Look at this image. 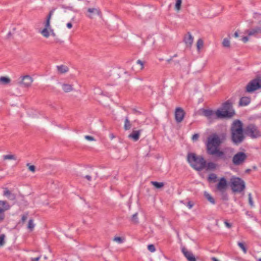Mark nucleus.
Segmentation results:
<instances>
[{
    "mask_svg": "<svg viewBox=\"0 0 261 261\" xmlns=\"http://www.w3.org/2000/svg\"><path fill=\"white\" fill-rule=\"evenodd\" d=\"M41 256L39 255L38 257H34L31 258V261H39Z\"/></svg>",
    "mask_w": 261,
    "mask_h": 261,
    "instance_id": "obj_55",
    "label": "nucleus"
},
{
    "mask_svg": "<svg viewBox=\"0 0 261 261\" xmlns=\"http://www.w3.org/2000/svg\"><path fill=\"white\" fill-rule=\"evenodd\" d=\"M32 82V78L30 75H25L22 77L20 84L25 87H28L31 86Z\"/></svg>",
    "mask_w": 261,
    "mask_h": 261,
    "instance_id": "obj_16",
    "label": "nucleus"
},
{
    "mask_svg": "<svg viewBox=\"0 0 261 261\" xmlns=\"http://www.w3.org/2000/svg\"><path fill=\"white\" fill-rule=\"evenodd\" d=\"M247 158V155L244 152L239 151L233 155L232 162L234 165L239 166L243 164Z\"/></svg>",
    "mask_w": 261,
    "mask_h": 261,
    "instance_id": "obj_9",
    "label": "nucleus"
},
{
    "mask_svg": "<svg viewBox=\"0 0 261 261\" xmlns=\"http://www.w3.org/2000/svg\"><path fill=\"white\" fill-rule=\"evenodd\" d=\"M66 25H67V27L68 29H71V28H72V23H71V22H68V23H67Z\"/></svg>",
    "mask_w": 261,
    "mask_h": 261,
    "instance_id": "obj_57",
    "label": "nucleus"
},
{
    "mask_svg": "<svg viewBox=\"0 0 261 261\" xmlns=\"http://www.w3.org/2000/svg\"><path fill=\"white\" fill-rule=\"evenodd\" d=\"M194 205V203L191 201H189L187 202V206L189 208L191 209L193 207Z\"/></svg>",
    "mask_w": 261,
    "mask_h": 261,
    "instance_id": "obj_49",
    "label": "nucleus"
},
{
    "mask_svg": "<svg viewBox=\"0 0 261 261\" xmlns=\"http://www.w3.org/2000/svg\"><path fill=\"white\" fill-rule=\"evenodd\" d=\"M58 72L60 73H64L68 71V68L66 66L61 65L57 66Z\"/></svg>",
    "mask_w": 261,
    "mask_h": 261,
    "instance_id": "obj_23",
    "label": "nucleus"
},
{
    "mask_svg": "<svg viewBox=\"0 0 261 261\" xmlns=\"http://www.w3.org/2000/svg\"><path fill=\"white\" fill-rule=\"evenodd\" d=\"M248 195V202H249V204L251 206V207H253L254 206V203H253V199H252V198L251 193H249Z\"/></svg>",
    "mask_w": 261,
    "mask_h": 261,
    "instance_id": "obj_41",
    "label": "nucleus"
},
{
    "mask_svg": "<svg viewBox=\"0 0 261 261\" xmlns=\"http://www.w3.org/2000/svg\"><path fill=\"white\" fill-rule=\"evenodd\" d=\"M44 28L50 29V21H48V20H45V24H44Z\"/></svg>",
    "mask_w": 261,
    "mask_h": 261,
    "instance_id": "obj_48",
    "label": "nucleus"
},
{
    "mask_svg": "<svg viewBox=\"0 0 261 261\" xmlns=\"http://www.w3.org/2000/svg\"><path fill=\"white\" fill-rule=\"evenodd\" d=\"M217 176L214 173H211L207 177V180L208 182H216L217 181Z\"/></svg>",
    "mask_w": 261,
    "mask_h": 261,
    "instance_id": "obj_27",
    "label": "nucleus"
},
{
    "mask_svg": "<svg viewBox=\"0 0 261 261\" xmlns=\"http://www.w3.org/2000/svg\"><path fill=\"white\" fill-rule=\"evenodd\" d=\"M251 101L250 98L247 96L242 97L239 101L240 106H246L248 105Z\"/></svg>",
    "mask_w": 261,
    "mask_h": 261,
    "instance_id": "obj_18",
    "label": "nucleus"
},
{
    "mask_svg": "<svg viewBox=\"0 0 261 261\" xmlns=\"http://www.w3.org/2000/svg\"><path fill=\"white\" fill-rule=\"evenodd\" d=\"M131 221L134 223H138L139 221L138 218V213H136L132 215L131 218Z\"/></svg>",
    "mask_w": 261,
    "mask_h": 261,
    "instance_id": "obj_36",
    "label": "nucleus"
},
{
    "mask_svg": "<svg viewBox=\"0 0 261 261\" xmlns=\"http://www.w3.org/2000/svg\"><path fill=\"white\" fill-rule=\"evenodd\" d=\"M230 186L234 193H240L245 189V183L242 178L233 177L230 180Z\"/></svg>",
    "mask_w": 261,
    "mask_h": 261,
    "instance_id": "obj_5",
    "label": "nucleus"
},
{
    "mask_svg": "<svg viewBox=\"0 0 261 261\" xmlns=\"http://www.w3.org/2000/svg\"><path fill=\"white\" fill-rule=\"evenodd\" d=\"M226 135L224 133L219 135L214 133L210 135L205 143L206 153L209 155L215 156L217 159L226 161L227 160L226 154L220 149V145L226 140Z\"/></svg>",
    "mask_w": 261,
    "mask_h": 261,
    "instance_id": "obj_1",
    "label": "nucleus"
},
{
    "mask_svg": "<svg viewBox=\"0 0 261 261\" xmlns=\"http://www.w3.org/2000/svg\"><path fill=\"white\" fill-rule=\"evenodd\" d=\"M228 186V182L226 178L225 177H222L220 178L218 184L216 185V189L218 191H221L226 190Z\"/></svg>",
    "mask_w": 261,
    "mask_h": 261,
    "instance_id": "obj_12",
    "label": "nucleus"
},
{
    "mask_svg": "<svg viewBox=\"0 0 261 261\" xmlns=\"http://www.w3.org/2000/svg\"><path fill=\"white\" fill-rule=\"evenodd\" d=\"M87 12L90 13V14L87 15V16L90 18H92V14H97L98 15L100 14V11L99 9L96 8H88L87 10Z\"/></svg>",
    "mask_w": 261,
    "mask_h": 261,
    "instance_id": "obj_22",
    "label": "nucleus"
},
{
    "mask_svg": "<svg viewBox=\"0 0 261 261\" xmlns=\"http://www.w3.org/2000/svg\"><path fill=\"white\" fill-rule=\"evenodd\" d=\"M28 216V213H27L25 214H24L23 215H22L21 219V222L22 223H23L25 221V220L27 219Z\"/></svg>",
    "mask_w": 261,
    "mask_h": 261,
    "instance_id": "obj_45",
    "label": "nucleus"
},
{
    "mask_svg": "<svg viewBox=\"0 0 261 261\" xmlns=\"http://www.w3.org/2000/svg\"><path fill=\"white\" fill-rule=\"evenodd\" d=\"M245 33H247L248 36H255L257 34L261 33V27H256L254 28L247 30L245 31Z\"/></svg>",
    "mask_w": 261,
    "mask_h": 261,
    "instance_id": "obj_15",
    "label": "nucleus"
},
{
    "mask_svg": "<svg viewBox=\"0 0 261 261\" xmlns=\"http://www.w3.org/2000/svg\"><path fill=\"white\" fill-rule=\"evenodd\" d=\"M203 41L201 39H199L196 43L197 48L198 50L200 49V48L203 46Z\"/></svg>",
    "mask_w": 261,
    "mask_h": 261,
    "instance_id": "obj_39",
    "label": "nucleus"
},
{
    "mask_svg": "<svg viewBox=\"0 0 261 261\" xmlns=\"http://www.w3.org/2000/svg\"><path fill=\"white\" fill-rule=\"evenodd\" d=\"M50 30V31H51V35L53 36V37H55L56 36V34L54 32V31L53 30Z\"/></svg>",
    "mask_w": 261,
    "mask_h": 261,
    "instance_id": "obj_61",
    "label": "nucleus"
},
{
    "mask_svg": "<svg viewBox=\"0 0 261 261\" xmlns=\"http://www.w3.org/2000/svg\"><path fill=\"white\" fill-rule=\"evenodd\" d=\"M5 238L6 236L4 234H1L0 235V247L3 246L5 244Z\"/></svg>",
    "mask_w": 261,
    "mask_h": 261,
    "instance_id": "obj_38",
    "label": "nucleus"
},
{
    "mask_svg": "<svg viewBox=\"0 0 261 261\" xmlns=\"http://www.w3.org/2000/svg\"><path fill=\"white\" fill-rule=\"evenodd\" d=\"M172 59L173 58L171 57L170 59L167 60V62L169 63L172 60Z\"/></svg>",
    "mask_w": 261,
    "mask_h": 261,
    "instance_id": "obj_62",
    "label": "nucleus"
},
{
    "mask_svg": "<svg viewBox=\"0 0 261 261\" xmlns=\"http://www.w3.org/2000/svg\"><path fill=\"white\" fill-rule=\"evenodd\" d=\"M204 196L212 204H215L216 203V201L214 198L207 192H204Z\"/></svg>",
    "mask_w": 261,
    "mask_h": 261,
    "instance_id": "obj_24",
    "label": "nucleus"
},
{
    "mask_svg": "<svg viewBox=\"0 0 261 261\" xmlns=\"http://www.w3.org/2000/svg\"><path fill=\"white\" fill-rule=\"evenodd\" d=\"M182 4V0H176L175 5V9L176 11H178L181 9Z\"/></svg>",
    "mask_w": 261,
    "mask_h": 261,
    "instance_id": "obj_34",
    "label": "nucleus"
},
{
    "mask_svg": "<svg viewBox=\"0 0 261 261\" xmlns=\"http://www.w3.org/2000/svg\"><path fill=\"white\" fill-rule=\"evenodd\" d=\"M221 193V198L224 201H227L228 200V196L226 190L220 191Z\"/></svg>",
    "mask_w": 261,
    "mask_h": 261,
    "instance_id": "obj_32",
    "label": "nucleus"
},
{
    "mask_svg": "<svg viewBox=\"0 0 261 261\" xmlns=\"http://www.w3.org/2000/svg\"><path fill=\"white\" fill-rule=\"evenodd\" d=\"M185 112L182 108L177 107L175 111V119L177 123L181 122L185 116Z\"/></svg>",
    "mask_w": 261,
    "mask_h": 261,
    "instance_id": "obj_11",
    "label": "nucleus"
},
{
    "mask_svg": "<svg viewBox=\"0 0 261 261\" xmlns=\"http://www.w3.org/2000/svg\"><path fill=\"white\" fill-rule=\"evenodd\" d=\"M235 115L232 108V103L230 100H227L222 104L221 108L217 109V116L223 119H230Z\"/></svg>",
    "mask_w": 261,
    "mask_h": 261,
    "instance_id": "obj_3",
    "label": "nucleus"
},
{
    "mask_svg": "<svg viewBox=\"0 0 261 261\" xmlns=\"http://www.w3.org/2000/svg\"><path fill=\"white\" fill-rule=\"evenodd\" d=\"M15 203L20 206H26L29 204L28 201L24 199V197L22 195L18 198V199Z\"/></svg>",
    "mask_w": 261,
    "mask_h": 261,
    "instance_id": "obj_21",
    "label": "nucleus"
},
{
    "mask_svg": "<svg viewBox=\"0 0 261 261\" xmlns=\"http://www.w3.org/2000/svg\"><path fill=\"white\" fill-rule=\"evenodd\" d=\"M132 111H133V112L134 114H137V115H141L142 114V113L140 111H138L135 108L133 109Z\"/></svg>",
    "mask_w": 261,
    "mask_h": 261,
    "instance_id": "obj_53",
    "label": "nucleus"
},
{
    "mask_svg": "<svg viewBox=\"0 0 261 261\" xmlns=\"http://www.w3.org/2000/svg\"><path fill=\"white\" fill-rule=\"evenodd\" d=\"M3 159L4 160H17L16 156L15 155H14V154L4 155L3 156Z\"/></svg>",
    "mask_w": 261,
    "mask_h": 261,
    "instance_id": "obj_31",
    "label": "nucleus"
},
{
    "mask_svg": "<svg viewBox=\"0 0 261 261\" xmlns=\"http://www.w3.org/2000/svg\"><path fill=\"white\" fill-rule=\"evenodd\" d=\"M27 166L28 167L29 170L34 172L36 170V167L34 165H31L30 163H27Z\"/></svg>",
    "mask_w": 261,
    "mask_h": 261,
    "instance_id": "obj_43",
    "label": "nucleus"
},
{
    "mask_svg": "<svg viewBox=\"0 0 261 261\" xmlns=\"http://www.w3.org/2000/svg\"><path fill=\"white\" fill-rule=\"evenodd\" d=\"M181 252L188 261H196V258L192 252L188 251L185 247L181 248Z\"/></svg>",
    "mask_w": 261,
    "mask_h": 261,
    "instance_id": "obj_13",
    "label": "nucleus"
},
{
    "mask_svg": "<svg viewBox=\"0 0 261 261\" xmlns=\"http://www.w3.org/2000/svg\"><path fill=\"white\" fill-rule=\"evenodd\" d=\"M217 166V165L216 163L212 162L206 163V161L204 160V168H205L207 170H215Z\"/></svg>",
    "mask_w": 261,
    "mask_h": 261,
    "instance_id": "obj_19",
    "label": "nucleus"
},
{
    "mask_svg": "<svg viewBox=\"0 0 261 261\" xmlns=\"http://www.w3.org/2000/svg\"><path fill=\"white\" fill-rule=\"evenodd\" d=\"M62 89L65 92H69L73 90L72 86L70 84H63L62 85Z\"/></svg>",
    "mask_w": 261,
    "mask_h": 261,
    "instance_id": "obj_26",
    "label": "nucleus"
},
{
    "mask_svg": "<svg viewBox=\"0 0 261 261\" xmlns=\"http://www.w3.org/2000/svg\"><path fill=\"white\" fill-rule=\"evenodd\" d=\"M224 224L225 226L228 228H230L232 227V224L228 222L227 220H225Z\"/></svg>",
    "mask_w": 261,
    "mask_h": 261,
    "instance_id": "obj_51",
    "label": "nucleus"
},
{
    "mask_svg": "<svg viewBox=\"0 0 261 261\" xmlns=\"http://www.w3.org/2000/svg\"><path fill=\"white\" fill-rule=\"evenodd\" d=\"M187 161L190 166L196 171H201L204 168V159L202 156H198L194 153H189Z\"/></svg>",
    "mask_w": 261,
    "mask_h": 261,
    "instance_id": "obj_4",
    "label": "nucleus"
},
{
    "mask_svg": "<svg viewBox=\"0 0 261 261\" xmlns=\"http://www.w3.org/2000/svg\"><path fill=\"white\" fill-rule=\"evenodd\" d=\"M114 241L120 244L123 242L124 239L120 237H115L114 238Z\"/></svg>",
    "mask_w": 261,
    "mask_h": 261,
    "instance_id": "obj_44",
    "label": "nucleus"
},
{
    "mask_svg": "<svg viewBox=\"0 0 261 261\" xmlns=\"http://www.w3.org/2000/svg\"><path fill=\"white\" fill-rule=\"evenodd\" d=\"M131 128V123L129 120L128 116H126L124 121V129L129 130Z\"/></svg>",
    "mask_w": 261,
    "mask_h": 261,
    "instance_id": "obj_29",
    "label": "nucleus"
},
{
    "mask_svg": "<svg viewBox=\"0 0 261 261\" xmlns=\"http://www.w3.org/2000/svg\"><path fill=\"white\" fill-rule=\"evenodd\" d=\"M245 135L251 139H256L261 137V132L254 124H249L244 128Z\"/></svg>",
    "mask_w": 261,
    "mask_h": 261,
    "instance_id": "obj_7",
    "label": "nucleus"
},
{
    "mask_svg": "<svg viewBox=\"0 0 261 261\" xmlns=\"http://www.w3.org/2000/svg\"><path fill=\"white\" fill-rule=\"evenodd\" d=\"M137 63L138 64H140L141 65V68H140V69H142L143 68V65H144V63L143 61H142L141 60H138L137 61Z\"/></svg>",
    "mask_w": 261,
    "mask_h": 261,
    "instance_id": "obj_52",
    "label": "nucleus"
},
{
    "mask_svg": "<svg viewBox=\"0 0 261 261\" xmlns=\"http://www.w3.org/2000/svg\"><path fill=\"white\" fill-rule=\"evenodd\" d=\"M60 7L63 9H68L71 11H73V7L72 6H66L65 5H61Z\"/></svg>",
    "mask_w": 261,
    "mask_h": 261,
    "instance_id": "obj_46",
    "label": "nucleus"
},
{
    "mask_svg": "<svg viewBox=\"0 0 261 261\" xmlns=\"http://www.w3.org/2000/svg\"><path fill=\"white\" fill-rule=\"evenodd\" d=\"M35 224L34 223V220L33 219H30L29 220L28 224L27 225V228L30 231H32L34 230Z\"/></svg>",
    "mask_w": 261,
    "mask_h": 261,
    "instance_id": "obj_30",
    "label": "nucleus"
},
{
    "mask_svg": "<svg viewBox=\"0 0 261 261\" xmlns=\"http://www.w3.org/2000/svg\"><path fill=\"white\" fill-rule=\"evenodd\" d=\"M55 10H56V8H53L52 10H51L49 11L48 14L47 15V16L46 17V20H48V21L50 20L51 17L54 11H55Z\"/></svg>",
    "mask_w": 261,
    "mask_h": 261,
    "instance_id": "obj_40",
    "label": "nucleus"
},
{
    "mask_svg": "<svg viewBox=\"0 0 261 261\" xmlns=\"http://www.w3.org/2000/svg\"><path fill=\"white\" fill-rule=\"evenodd\" d=\"M212 261H220L218 258L215 257H212L211 258Z\"/></svg>",
    "mask_w": 261,
    "mask_h": 261,
    "instance_id": "obj_60",
    "label": "nucleus"
},
{
    "mask_svg": "<svg viewBox=\"0 0 261 261\" xmlns=\"http://www.w3.org/2000/svg\"><path fill=\"white\" fill-rule=\"evenodd\" d=\"M11 82V80L7 76L0 77V84L7 85Z\"/></svg>",
    "mask_w": 261,
    "mask_h": 261,
    "instance_id": "obj_28",
    "label": "nucleus"
},
{
    "mask_svg": "<svg viewBox=\"0 0 261 261\" xmlns=\"http://www.w3.org/2000/svg\"><path fill=\"white\" fill-rule=\"evenodd\" d=\"M251 171V169H247L245 171V173H250Z\"/></svg>",
    "mask_w": 261,
    "mask_h": 261,
    "instance_id": "obj_64",
    "label": "nucleus"
},
{
    "mask_svg": "<svg viewBox=\"0 0 261 261\" xmlns=\"http://www.w3.org/2000/svg\"><path fill=\"white\" fill-rule=\"evenodd\" d=\"M233 36L235 37V38H237L239 37V33H238V31H236L234 34H233Z\"/></svg>",
    "mask_w": 261,
    "mask_h": 261,
    "instance_id": "obj_58",
    "label": "nucleus"
},
{
    "mask_svg": "<svg viewBox=\"0 0 261 261\" xmlns=\"http://www.w3.org/2000/svg\"><path fill=\"white\" fill-rule=\"evenodd\" d=\"M249 40V37L248 36H244L242 38V40L243 42L246 43Z\"/></svg>",
    "mask_w": 261,
    "mask_h": 261,
    "instance_id": "obj_54",
    "label": "nucleus"
},
{
    "mask_svg": "<svg viewBox=\"0 0 261 261\" xmlns=\"http://www.w3.org/2000/svg\"><path fill=\"white\" fill-rule=\"evenodd\" d=\"M49 29L48 28H44L41 32V33L42 34V35L46 37V38H48L49 36V32L48 31Z\"/></svg>",
    "mask_w": 261,
    "mask_h": 261,
    "instance_id": "obj_35",
    "label": "nucleus"
},
{
    "mask_svg": "<svg viewBox=\"0 0 261 261\" xmlns=\"http://www.w3.org/2000/svg\"><path fill=\"white\" fill-rule=\"evenodd\" d=\"M147 249L151 252H154L155 251V247L153 244H149L147 246Z\"/></svg>",
    "mask_w": 261,
    "mask_h": 261,
    "instance_id": "obj_42",
    "label": "nucleus"
},
{
    "mask_svg": "<svg viewBox=\"0 0 261 261\" xmlns=\"http://www.w3.org/2000/svg\"><path fill=\"white\" fill-rule=\"evenodd\" d=\"M188 36L184 38V41L188 46H191L193 42V37L190 32H188Z\"/></svg>",
    "mask_w": 261,
    "mask_h": 261,
    "instance_id": "obj_20",
    "label": "nucleus"
},
{
    "mask_svg": "<svg viewBox=\"0 0 261 261\" xmlns=\"http://www.w3.org/2000/svg\"><path fill=\"white\" fill-rule=\"evenodd\" d=\"M4 196L6 197L8 199L10 200H16V195L13 193H12L8 188H4V191L3 194Z\"/></svg>",
    "mask_w": 261,
    "mask_h": 261,
    "instance_id": "obj_14",
    "label": "nucleus"
},
{
    "mask_svg": "<svg viewBox=\"0 0 261 261\" xmlns=\"http://www.w3.org/2000/svg\"><path fill=\"white\" fill-rule=\"evenodd\" d=\"M11 36H12V33H11V32H9L8 33L7 35V39L10 38V37H11Z\"/></svg>",
    "mask_w": 261,
    "mask_h": 261,
    "instance_id": "obj_59",
    "label": "nucleus"
},
{
    "mask_svg": "<svg viewBox=\"0 0 261 261\" xmlns=\"http://www.w3.org/2000/svg\"><path fill=\"white\" fill-rule=\"evenodd\" d=\"M11 206L6 200H0V222L5 218V212L9 210Z\"/></svg>",
    "mask_w": 261,
    "mask_h": 261,
    "instance_id": "obj_10",
    "label": "nucleus"
},
{
    "mask_svg": "<svg viewBox=\"0 0 261 261\" xmlns=\"http://www.w3.org/2000/svg\"><path fill=\"white\" fill-rule=\"evenodd\" d=\"M238 245L239 246V247L243 251V252L244 253H246L247 248H246L245 244L243 243L239 242L238 243Z\"/></svg>",
    "mask_w": 261,
    "mask_h": 261,
    "instance_id": "obj_37",
    "label": "nucleus"
},
{
    "mask_svg": "<svg viewBox=\"0 0 261 261\" xmlns=\"http://www.w3.org/2000/svg\"><path fill=\"white\" fill-rule=\"evenodd\" d=\"M141 133V130H133L132 133L128 136V138L136 142L139 139Z\"/></svg>",
    "mask_w": 261,
    "mask_h": 261,
    "instance_id": "obj_17",
    "label": "nucleus"
},
{
    "mask_svg": "<svg viewBox=\"0 0 261 261\" xmlns=\"http://www.w3.org/2000/svg\"><path fill=\"white\" fill-rule=\"evenodd\" d=\"M261 89V79L256 77L250 81L245 87V92L252 93L257 90Z\"/></svg>",
    "mask_w": 261,
    "mask_h": 261,
    "instance_id": "obj_8",
    "label": "nucleus"
},
{
    "mask_svg": "<svg viewBox=\"0 0 261 261\" xmlns=\"http://www.w3.org/2000/svg\"><path fill=\"white\" fill-rule=\"evenodd\" d=\"M85 138L87 140L90 141H92L95 140L94 138L93 137L91 136L86 135V136H85Z\"/></svg>",
    "mask_w": 261,
    "mask_h": 261,
    "instance_id": "obj_47",
    "label": "nucleus"
},
{
    "mask_svg": "<svg viewBox=\"0 0 261 261\" xmlns=\"http://www.w3.org/2000/svg\"><path fill=\"white\" fill-rule=\"evenodd\" d=\"M222 45L225 47H230L229 38H224L222 42Z\"/></svg>",
    "mask_w": 261,
    "mask_h": 261,
    "instance_id": "obj_33",
    "label": "nucleus"
},
{
    "mask_svg": "<svg viewBox=\"0 0 261 261\" xmlns=\"http://www.w3.org/2000/svg\"><path fill=\"white\" fill-rule=\"evenodd\" d=\"M199 137V135L198 134H194L192 136V139L193 141H196V140H197L198 139Z\"/></svg>",
    "mask_w": 261,
    "mask_h": 261,
    "instance_id": "obj_50",
    "label": "nucleus"
},
{
    "mask_svg": "<svg viewBox=\"0 0 261 261\" xmlns=\"http://www.w3.org/2000/svg\"><path fill=\"white\" fill-rule=\"evenodd\" d=\"M174 65L178 64L180 65L179 61H174Z\"/></svg>",
    "mask_w": 261,
    "mask_h": 261,
    "instance_id": "obj_63",
    "label": "nucleus"
},
{
    "mask_svg": "<svg viewBox=\"0 0 261 261\" xmlns=\"http://www.w3.org/2000/svg\"><path fill=\"white\" fill-rule=\"evenodd\" d=\"M150 183L152 186H153L157 189H160L162 188L165 185V184L163 182L151 181Z\"/></svg>",
    "mask_w": 261,
    "mask_h": 261,
    "instance_id": "obj_25",
    "label": "nucleus"
},
{
    "mask_svg": "<svg viewBox=\"0 0 261 261\" xmlns=\"http://www.w3.org/2000/svg\"><path fill=\"white\" fill-rule=\"evenodd\" d=\"M245 139V129L243 124L240 120H235L231 128V139L235 144L242 143Z\"/></svg>",
    "mask_w": 261,
    "mask_h": 261,
    "instance_id": "obj_2",
    "label": "nucleus"
},
{
    "mask_svg": "<svg viewBox=\"0 0 261 261\" xmlns=\"http://www.w3.org/2000/svg\"><path fill=\"white\" fill-rule=\"evenodd\" d=\"M217 110L214 111L212 109L201 108L199 110V114L206 118L210 123H212L217 119H223L217 116Z\"/></svg>",
    "mask_w": 261,
    "mask_h": 261,
    "instance_id": "obj_6",
    "label": "nucleus"
},
{
    "mask_svg": "<svg viewBox=\"0 0 261 261\" xmlns=\"http://www.w3.org/2000/svg\"><path fill=\"white\" fill-rule=\"evenodd\" d=\"M83 177L86 178L89 181H91V180H92V177L89 175H85V176H83Z\"/></svg>",
    "mask_w": 261,
    "mask_h": 261,
    "instance_id": "obj_56",
    "label": "nucleus"
}]
</instances>
